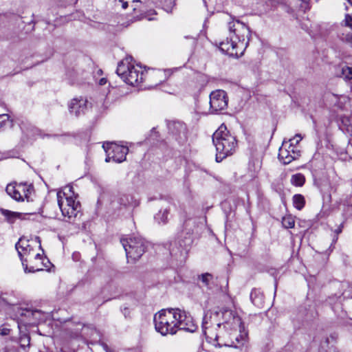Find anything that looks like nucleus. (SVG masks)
<instances>
[{
	"label": "nucleus",
	"mask_w": 352,
	"mask_h": 352,
	"mask_svg": "<svg viewBox=\"0 0 352 352\" xmlns=\"http://www.w3.org/2000/svg\"><path fill=\"white\" fill-rule=\"evenodd\" d=\"M107 83V79L104 78H101L100 80H99V84L100 85H104Z\"/></svg>",
	"instance_id": "obj_42"
},
{
	"label": "nucleus",
	"mask_w": 352,
	"mask_h": 352,
	"mask_svg": "<svg viewBox=\"0 0 352 352\" xmlns=\"http://www.w3.org/2000/svg\"><path fill=\"white\" fill-rule=\"evenodd\" d=\"M347 1L352 6V0H347Z\"/></svg>",
	"instance_id": "obj_45"
},
{
	"label": "nucleus",
	"mask_w": 352,
	"mask_h": 352,
	"mask_svg": "<svg viewBox=\"0 0 352 352\" xmlns=\"http://www.w3.org/2000/svg\"><path fill=\"white\" fill-rule=\"evenodd\" d=\"M31 314H33V309H21L19 313L21 316L24 317L25 318L24 322H25L26 324L28 320L33 319V315H32Z\"/></svg>",
	"instance_id": "obj_28"
},
{
	"label": "nucleus",
	"mask_w": 352,
	"mask_h": 352,
	"mask_svg": "<svg viewBox=\"0 0 352 352\" xmlns=\"http://www.w3.org/2000/svg\"><path fill=\"white\" fill-rule=\"evenodd\" d=\"M302 139V137L300 134H296L292 139L289 140V148L293 146L294 144H297Z\"/></svg>",
	"instance_id": "obj_32"
},
{
	"label": "nucleus",
	"mask_w": 352,
	"mask_h": 352,
	"mask_svg": "<svg viewBox=\"0 0 352 352\" xmlns=\"http://www.w3.org/2000/svg\"><path fill=\"white\" fill-rule=\"evenodd\" d=\"M169 212V210L167 208L160 210L155 216V221L158 223H166L168 221Z\"/></svg>",
	"instance_id": "obj_22"
},
{
	"label": "nucleus",
	"mask_w": 352,
	"mask_h": 352,
	"mask_svg": "<svg viewBox=\"0 0 352 352\" xmlns=\"http://www.w3.org/2000/svg\"><path fill=\"white\" fill-rule=\"evenodd\" d=\"M1 127H2V124H0V129H1Z\"/></svg>",
	"instance_id": "obj_47"
},
{
	"label": "nucleus",
	"mask_w": 352,
	"mask_h": 352,
	"mask_svg": "<svg viewBox=\"0 0 352 352\" xmlns=\"http://www.w3.org/2000/svg\"><path fill=\"white\" fill-rule=\"evenodd\" d=\"M70 113L78 117L85 114L91 108V103L82 96L73 98L68 104Z\"/></svg>",
	"instance_id": "obj_13"
},
{
	"label": "nucleus",
	"mask_w": 352,
	"mask_h": 352,
	"mask_svg": "<svg viewBox=\"0 0 352 352\" xmlns=\"http://www.w3.org/2000/svg\"><path fill=\"white\" fill-rule=\"evenodd\" d=\"M120 242L126 252L128 262L138 260L147 248V242L140 236L122 238Z\"/></svg>",
	"instance_id": "obj_7"
},
{
	"label": "nucleus",
	"mask_w": 352,
	"mask_h": 352,
	"mask_svg": "<svg viewBox=\"0 0 352 352\" xmlns=\"http://www.w3.org/2000/svg\"><path fill=\"white\" fill-rule=\"evenodd\" d=\"M305 176L301 173H296L292 176L291 183L296 186H302L305 184Z\"/></svg>",
	"instance_id": "obj_25"
},
{
	"label": "nucleus",
	"mask_w": 352,
	"mask_h": 352,
	"mask_svg": "<svg viewBox=\"0 0 352 352\" xmlns=\"http://www.w3.org/2000/svg\"><path fill=\"white\" fill-rule=\"evenodd\" d=\"M69 78L73 81V83L77 82L79 83L81 82V80L78 78V74L76 72H72L69 73Z\"/></svg>",
	"instance_id": "obj_33"
},
{
	"label": "nucleus",
	"mask_w": 352,
	"mask_h": 352,
	"mask_svg": "<svg viewBox=\"0 0 352 352\" xmlns=\"http://www.w3.org/2000/svg\"><path fill=\"white\" fill-rule=\"evenodd\" d=\"M176 309H162L156 313L153 317L155 330L162 336L168 334L174 335L177 332Z\"/></svg>",
	"instance_id": "obj_6"
},
{
	"label": "nucleus",
	"mask_w": 352,
	"mask_h": 352,
	"mask_svg": "<svg viewBox=\"0 0 352 352\" xmlns=\"http://www.w3.org/2000/svg\"><path fill=\"white\" fill-rule=\"evenodd\" d=\"M212 142L216 148V161L221 162L234 154L237 148V141L224 124H221L212 135Z\"/></svg>",
	"instance_id": "obj_3"
},
{
	"label": "nucleus",
	"mask_w": 352,
	"mask_h": 352,
	"mask_svg": "<svg viewBox=\"0 0 352 352\" xmlns=\"http://www.w3.org/2000/svg\"><path fill=\"white\" fill-rule=\"evenodd\" d=\"M341 24L342 25L349 28L351 30H352V14H346L344 19L342 20Z\"/></svg>",
	"instance_id": "obj_29"
},
{
	"label": "nucleus",
	"mask_w": 352,
	"mask_h": 352,
	"mask_svg": "<svg viewBox=\"0 0 352 352\" xmlns=\"http://www.w3.org/2000/svg\"><path fill=\"white\" fill-rule=\"evenodd\" d=\"M305 198L302 195L296 194L294 195L293 204L296 209L300 210L305 206Z\"/></svg>",
	"instance_id": "obj_24"
},
{
	"label": "nucleus",
	"mask_w": 352,
	"mask_h": 352,
	"mask_svg": "<svg viewBox=\"0 0 352 352\" xmlns=\"http://www.w3.org/2000/svg\"><path fill=\"white\" fill-rule=\"evenodd\" d=\"M228 102L227 94L223 90H215L210 95V106L212 113L226 109L228 107Z\"/></svg>",
	"instance_id": "obj_11"
},
{
	"label": "nucleus",
	"mask_w": 352,
	"mask_h": 352,
	"mask_svg": "<svg viewBox=\"0 0 352 352\" xmlns=\"http://www.w3.org/2000/svg\"><path fill=\"white\" fill-rule=\"evenodd\" d=\"M131 200H132V198L131 197H129V195H122L120 198H119V203L120 205H122L124 206H126L128 205H129L131 202Z\"/></svg>",
	"instance_id": "obj_31"
},
{
	"label": "nucleus",
	"mask_w": 352,
	"mask_h": 352,
	"mask_svg": "<svg viewBox=\"0 0 352 352\" xmlns=\"http://www.w3.org/2000/svg\"><path fill=\"white\" fill-rule=\"evenodd\" d=\"M351 91H352V85H351Z\"/></svg>",
	"instance_id": "obj_48"
},
{
	"label": "nucleus",
	"mask_w": 352,
	"mask_h": 352,
	"mask_svg": "<svg viewBox=\"0 0 352 352\" xmlns=\"http://www.w3.org/2000/svg\"><path fill=\"white\" fill-rule=\"evenodd\" d=\"M102 345L106 352H114L113 350H111L110 348H109V346H107V344L102 343Z\"/></svg>",
	"instance_id": "obj_40"
},
{
	"label": "nucleus",
	"mask_w": 352,
	"mask_h": 352,
	"mask_svg": "<svg viewBox=\"0 0 352 352\" xmlns=\"http://www.w3.org/2000/svg\"><path fill=\"white\" fill-rule=\"evenodd\" d=\"M6 191L8 195L17 201H22L24 199L29 201L31 195L34 192V186L32 184H10L6 186Z\"/></svg>",
	"instance_id": "obj_8"
},
{
	"label": "nucleus",
	"mask_w": 352,
	"mask_h": 352,
	"mask_svg": "<svg viewBox=\"0 0 352 352\" xmlns=\"http://www.w3.org/2000/svg\"><path fill=\"white\" fill-rule=\"evenodd\" d=\"M50 262L47 258H44L41 261H32V263H28V270L25 272H36L43 270L44 268H47L50 265Z\"/></svg>",
	"instance_id": "obj_16"
},
{
	"label": "nucleus",
	"mask_w": 352,
	"mask_h": 352,
	"mask_svg": "<svg viewBox=\"0 0 352 352\" xmlns=\"http://www.w3.org/2000/svg\"><path fill=\"white\" fill-rule=\"evenodd\" d=\"M31 256L32 257L33 261H41L44 258H47L46 257H43L42 254L40 253H35L34 251L32 252Z\"/></svg>",
	"instance_id": "obj_36"
},
{
	"label": "nucleus",
	"mask_w": 352,
	"mask_h": 352,
	"mask_svg": "<svg viewBox=\"0 0 352 352\" xmlns=\"http://www.w3.org/2000/svg\"><path fill=\"white\" fill-rule=\"evenodd\" d=\"M133 5L131 6L133 7V10H136L139 8L138 4H141V1L139 0H133L132 1Z\"/></svg>",
	"instance_id": "obj_38"
},
{
	"label": "nucleus",
	"mask_w": 352,
	"mask_h": 352,
	"mask_svg": "<svg viewBox=\"0 0 352 352\" xmlns=\"http://www.w3.org/2000/svg\"><path fill=\"white\" fill-rule=\"evenodd\" d=\"M199 279L201 280L204 286H206L208 289H212V285L214 281V277L212 274L209 273L203 274L200 276Z\"/></svg>",
	"instance_id": "obj_21"
},
{
	"label": "nucleus",
	"mask_w": 352,
	"mask_h": 352,
	"mask_svg": "<svg viewBox=\"0 0 352 352\" xmlns=\"http://www.w3.org/2000/svg\"><path fill=\"white\" fill-rule=\"evenodd\" d=\"M121 311L122 312V314L124 315V316L126 318L127 316H129L130 314V310L128 307H124L123 308L121 309Z\"/></svg>",
	"instance_id": "obj_39"
},
{
	"label": "nucleus",
	"mask_w": 352,
	"mask_h": 352,
	"mask_svg": "<svg viewBox=\"0 0 352 352\" xmlns=\"http://www.w3.org/2000/svg\"><path fill=\"white\" fill-rule=\"evenodd\" d=\"M341 232H342V228H341L340 227L338 228L335 230V232L336 233V234H340Z\"/></svg>",
	"instance_id": "obj_43"
},
{
	"label": "nucleus",
	"mask_w": 352,
	"mask_h": 352,
	"mask_svg": "<svg viewBox=\"0 0 352 352\" xmlns=\"http://www.w3.org/2000/svg\"><path fill=\"white\" fill-rule=\"evenodd\" d=\"M179 314H177V331L184 330L187 332L193 333L196 331L197 326L194 322L192 318L187 315L184 311L176 309Z\"/></svg>",
	"instance_id": "obj_14"
},
{
	"label": "nucleus",
	"mask_w": 352,
	"mask_h": 352,
	"mask_svg": "<svg viewBox=\"0 0 352 352\" xmlns=\"http://www.w3.org/2000/svg\"><path fill=\"white\" fill-rule=\"evenodd\" d=\"M15 247L22 262L24 270L26 272L28 270V263H32L33 261L31 253L34 252V249L29 243V241L24 238H21L16 243Z\"/></svg>",
	"instance_id": "obj_10"
},
{
	"label": "nucleus",
	"mask_w": 352,
	"mask_h": 352,
	"mask_svg": "<svg viewBox=\"0 0 352 352\" xmlns=\"http://www.w3.org/2000/svg\"><path fill=\"white\" fill-rule=\"evenodd\" d=\"M120 2L122 3V7L123 9H126L128 7V3L126 1L120 0Z\"/></svg>",
	"instance_id": "obj_41"
},
{
	"label": "nucleus",
	"mask_w": 352,
	"mask_h": 352,
	"mask_svg": "<svg viewBox=\"0 0 352 352\" xmlns=\"http://www.w3.org/2000/svg\"><path fill=\"white\" fill-rule=\"evenodd\" d=\"M339 38L343 42H345L352 46V33L339 34Z\"/></svg>",
	"instance_id": "obj_30"
},
{
	"label": "nucleus",
	"mask_w": 352,
	"mask_h": 352,
	"mask_svg": "<svg viewBox=\"0 0 352 352\" xmlns=\"http://www.w3.org/2000/svg\"><path fill=\"white\" fill-rule=\"evenodd\" d=\"M31 314L33 315V319L28 320L27 324H36L45 321L47 318V314L38 309H33V314Z\"/></svg>",
	"instance_id": "obj_19"
},
{
	"label": "nucleus",
	"mask_w": 352,
	"mask_h": 352,
	"mask_svg": "<svg viewBox=\"0 0 352 352\" xmlns=\"http://www.w3.org/2000/svg\"><path fill=\"white\" fill-rule=\"evenodd\" d=\"M131 56L126 57L118 63L116 73L127 84L135 86L143 82L146 72L140 65L132 63Z\"/></svg>",
	"instance_id": "obj_5"
},
{
	"label": "nucleus",
	"mask_w": 352,
	"mask_h": 352,
	"mask_svg": "<svg viewBox=\"0 0 352 352\" xmlns=\"http://www.w3.org/2000/svg\"><path fill=\"white\" fill-rule=\"evenodd\" d=\"M223 317L226 320L225 324H217V327L219 329L218 333H214L212 328L208 327L206 318H204L202 331L206 336L207 341L219 347L225 346L240 348L244 344L246 336L238 334L236 330H232L231 332L223 331L221 326H223V329H227L228 326L232 329H235L236 327L241 328V318L234 311L230 309H226L223 312Z\"/></svg>",
	"instance_id": "obj_1"
},
{
	"label": "nucleus",
	"mask_w": 352,
	"mask_h": 352,
	"mask_svg": "<svg viewBox=\"0 0 352 352\" xmlns=\"http://www.w3.org/2000/svg\"><path fill=\"white\" fill-rule=\"evenodd\" d=\"M28 139H34L37 135H40V132L38 129L31 126L24 132Z\"/></svg>",
	"instance_id": "obj_27"
},
{
	"label": "nucleus",
	"mask_w": 352,
	"mask_h": 352,
	"mask_svg": "<svg viewBox=\"0 0 352 352\" xmlns=\"http://www.w3.org/2000/svg\"><path fill=\"white\" fill-rule=\"evenodd\" d=\"M282 225L285 228H292L294 227L295 221L293 217L287 215L283 217Z\"/></svg>",
	"instance_id": "obj_26"
},
{
	"label": "nucleus",
	"mask_w": 352,
	"mask_h": 352,
	"mask_svg": "<svg viewBox=\"0 0 352 352\" xmlns=\"http://www.w3.org/2000/svg\"><path fill=\"white\" fill-rule=\"evenodd\" d=\"M336 76L342 78L345 81H349L352 79V67L342 65L338 69Z\"/></svg>",
	"instance_id": "obj_18"
},
{
	"label": "nucleus",
	"mask_w": 352,
	"mask_h": 352,
	"mask_svg": "<svg viewBox=\"0 0 352 352\" xmlns=\"http://www.w3.org/2000/svg\"><path fill=\"white\" fill-rule=\"evenodd\" d=\"M9 119V116L8 114H2L0 115V124L3 125V123Z\"/></svg>",
	"instance_id": "obj_37"
},
{
	"label": "nucleus",
	"mask_w": 352,
	"mask_h": 352,
	"mask_svg": "<svg viewBox=\"0 0 352 352\" xmlns=\"http://www.w3.org/2000/svg\"><path fill=\"white\" fill-rule=\"evenodd\" d=\"M291 150L286 148V145L283 144L279 149L278 158L285 164H288L295 160L298 153L294 151V147L290 148Z\"/></svg>",
	"instance_id": "obj_15"
},
{
	"label": "nucleus",
	"mask_w": 352,
	"mask_h": 352,
	"mask_svg": "<svg viewBox=\"0 0 352 352\" xmlns=\"http://www.w3.org/2000/svg\"><path fill=\"white\" fill-rule=\"evenodd\" d=\"M73 187H65L63 192H58V204L62 214L67 218V221L74 223L78 217L81 216V206L78 201L74 197Z\"/></svg>",
	"instance_id": "obj_4"
},
{
	"label": "nucleus",
	"mask_w": 352,
	"mask_h": 352,
	"mask_svg": "<svg viewBox=\"0 0 352 352\" xmlns=\"http://www.w3.org/2000/svg\"><path fill=\"white\" fill-rule=\"evenodd\" d=\"M192 239L190 235H188V236L185 237V239L184 241H179V246L182 248V250L180 252L182 255L187 253L188 248L192 244Z\"/></svg>",
	"instance_id": "obj_23"
},
{
	"label": "nucleus",
	"mask_w": 352,
	"mask_h": 352,
	"mask_svg": "<svg viewBox=\"0 0 352 352\" xmlns=\"http://www.w3.org/2000/svg\"><path fill=\"white\" fill-rule=\"evenodd\" d=\"M10 331L11 329L6 325H2L0 327V336H8L10 334Z\"/></svg>",
	"instance_id": "obj_35"
},
{
	"label": "nucleus",
	"mask_w": 352,
	"mask_h": 352,
	"mask_svg": "<svg viewBox=\"0 0 352 352\" xmlns=\"http://www.w3.org/2000/svg\"><path fill=\"white\" fill-rule=\"evenodd\" d=\"M168 129L170 135L178 142L179 144H184L187 140V129L186 124L179 121H171L168 124Z\"/></svg>",
	"instance_id": "obj_12"
},
{
	"label": "nucleus",
	"mask_w": 352,
	"mask_h": 352,
	"mask_svg": "<svg viewBox=\"0 0 352 352\" xmlns=\"http://www.w3.org/2000/svg\"><path fill=\"white\" fill-rule=\"evenodd\" d=\"M252 302L258 308H263L265 304V297L260 289H254L250 294Z\"/></svg>",
	"instance_id": "obj_17"
},
{
	"label": "nucleus",
	"mask_w": 352,
	"mask_h": 352,
	"mask_svg": "<svg viewBox=\"0 0 352 352\" xmlns=\"http://www.w3.org/2000/svg\"><path fill=\"white\" fill-rule=\"evenodd\" d=\"M0 212L5 217L6 220L10 223H13L15 219L20 218L21 215V213L12 212L3 208H0Z\"/></svg>",
	"instance_id": "obj_20"
},
{
	"label": "nucleus",
	"mask_w": 352,
	"mask_h": 352,
	"mask_svg": "<svg viewBox=\"0 0 352 352\" xmlns=\"http://www.w3.org/2000/svg\"><path fill=\"white\" fill-rule=\"evenodd\" d=\"M82 330V326L80 324L77 325V328L75 329L74 333H72V338H78L80 336L81 331Z\"/></svg>",
	"instance_id": "obj_34"
},
{
	"label": "nucleus",
	"mask_w": 352,
	"mask_h": 352,
	"mask_svg": "<svg viewBox=\"0 0 352 352\" xmlns=\"http://www.w3.org/2000/svg\"><path fill=\"white\" fill-rule=\"evenodd\" d=\"M102 147L107 155L106 162L112 160L117 163H121L126 160V156L129 152L127 146L118 145L113 142L104 144Z\"/></svg>",
	"instance_id": "obj_9"
},
{
	"label": "nucleus",
	"mask_w": 352,
	"mask_h": 352,
	"mask_svg": "<svg viewBox=\"0 0 352 352\" xmlns=\"http://www.w3.org/2000/svg\"><path fill=\"white\" fill-rule=\"evenodd\" d=\"M76 0H66V3H72L75 2Z\"/></svg>",
	"instance_id": "obj_44"
},
{
	"label": "nucleus",
	"mask_w": 352,
	"mask_h": 352,
	"mask_svg": "<svg viewBox=\"0 0 352 352\" xmlns=\"http://www.w3.org/2000/svg\"><path fill=\"white\" fill-rule=\"evenodd\" d=\"M36 240H37L38 242L40 243V239H39V237H36Z\"/></svg>",
	"instance_id": "obj_46"
},
{
	"label": "nucleus",
	"mask_w": 352,
	"mask_h": 352,
	"mask_svg": "<svg viewBox=\"0 0 352 352\" xmlns=\"http://www.w3.org/2000/svg\"><path fill=\"white\" fill-rule=\"evenodd\" d=\"M229 36L219 44V49L230 56L239 58L247 48L250 31L249 28L239 20H232L228 24Z\"/></svg>",
	"instance_id": "obj_2"
}]
</instances>
